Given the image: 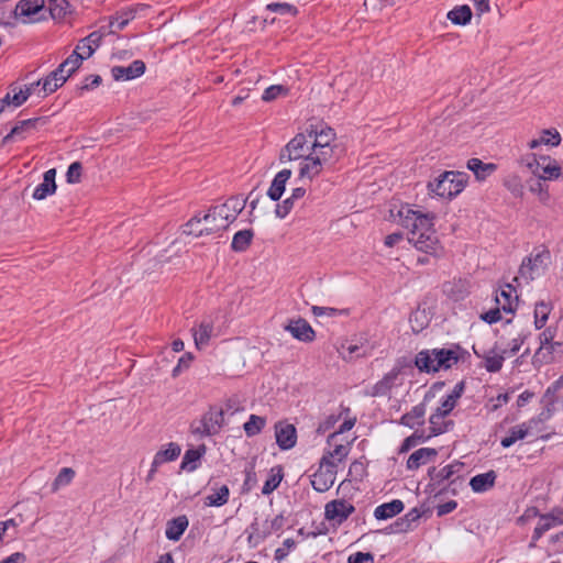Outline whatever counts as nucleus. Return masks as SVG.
Here are the masks:
<instances>
[{
  "mask_svg": "<svg viewBox=\"0 0 563 563\" xmlns=\"http://www.w3.org/2000/svg\"><path fill=\"white\" fill-rule=\"evenodd\" d=\"M395 220L409 230L408 241L415 247L427 254L438 255L441 250L435 230L433 229L434 216L422 213L412 209L409 205L401 206L397 213L391 212Z\"/></svg>",
  "mask_w": 563,
  "mask_h": 563,
  "instance_id": "1",
  "label": "nucleus"
},
{
  "mask_svg": "<svg viewBox=\"0 0 563 563\" xmlns=\"http://www.w3.org/2000/svg\"><path fill=\"white\" fill-rule=\"evenodd\" d=\"M312 145L313 157H310L309 164H306L300 173V180L312 181L321 174L324 167L332 166L338 159L336 146L333 144L335 133L331 128L311 130L307 133Z\"/></svg>",
  "mask_w": 563,
  "mask_h": 563,
  "instance_id": "2",
  "label": "nucleus"
},
{
  "mask_svg": "<svg viewBox=\"0 0 563 563\" xmlns=\"http://www.w3.org/2000/svg\"><path fill=\"white\" fill-rule=\"evenodd\" d=\"M246 200L240 197H232L224 203L214 206L203 214L207 234L225 230L245 208Z\"/></svg>",
  "mask_w": 563,
  "mask_h": 563,
  "instance_id": "3",
  "label": "nucleus"
},
{
  "mask_svg": "<svg viewBox=\"0 0 563 563\" xmlns=\"http://www.w3.org/2000/svg\"><path fill=\"white\" fill-rule=\"evenodd\" d=\"M460 347L422 350L415 357V365L420 372L435 373L450 369L460 361Z\"/></svg>",
  "mask_w": 563,
  "mask_h": 563,
  "instance_id": "4",
  "label": "nucleus"
},
{
  "mask_svg": "<svg viewBox=\"0 0 563 563\" xmlns=\"http://www.w3.org/2000/svg\"><path fill=\"white\" fill-rule=\"evenodd\" d=\"M312 145L310 137L307 133H298L295 135L280 151L279 161L286 163L290 161H299L300 167L298 178L300 179V173L309 164L310 157H313Z\"/></svg>",
  "mask_w": 563,
  "mask_h": 563,
  "instance_id": "5",
  "label": "nucleus"
},
{
  "mask_svg": "<svg viewBox=\"0 0 563 563\" xmlns=\"http://www.w3.org/2000/svg\"><path fill=\"white\" fill-rule=\"evenodd\" d=\"M467 183V175L462 172H444L434 181L428 184L429 190L441 198L457 196Z\"/></svg>",
  "mask_w": 563,
  "mask_h": 563,
  "instance_id": "6",
  "label": "nucleus"
},
{
  "mask_svg": "<svg viewBox=\"0 0 563 563\" xmlns=\"http://www.w3.org/2000/svg\"><path fill=\"white\" fill-rule=\"evenodd\" d=\"M550 261L551 254L548 250H534V252L522 262L519 268V275L515 277V280H523L526 284H529L545 272Z\"/></svg>",
  "mask_w": 563,
  "mask_h": 563,
  "instance_id": "7",
  "label": "nucleus"
},
{
  "mask_svg": "<svg viewBox=\"0 0 563 563\" xmlns=\"http://www.w3.org/2000/svg\"><path fill=\"white\" fill-rule=\"evenodd\" d=\"M224 424V411L211 407L199 420H195L191 426V433L199 438L214 435L220 432Z\"/></svg>",
  "mask_w": 563,
  "mask_h": 563,
  "instance_id": "8",
  "label": "nucleus"
},
{
  "mask_svg": "<svg viewBox=\"0 0 563 563\" xmlns=\"http://www.w3.org/2000/svg\"><path fill=\"white\" fill-rule=\"evenodd\" d=\"M522 164L538 178L543 180H554L561 175V167L549 156L537 158L534 154L522 158Z\"/></svg>",
  "mask_w": 563,
  "mask_h": 563,
  "instance_id": "9",
  "label": "nucleus"
},
{
  "mask_svg": "<svg viewBox=\"0 0 563 563\" xmlns=\"http://www.w3.org/2000/svg\"><path fill=\"white\" fill-rule=\"evenodd\" d=\"M336 463L329 461V456H322L318 471L312 475L311 485L320 493L329 490L336 478Z\"/></svg>",
  "mask_w": 563,
  "mask_h": 563,
  "instance_id": "10",
  "label": "nucleus"
},
{
  "mask_svg": "<svg viewBox=\"0 0 563 563\" xmlns=\"http://www.w3.org/2000/svg\"><path fill=\"white\" fill-rule=\"evenodd\" d=\"M401 366H394L388 373H386L380 380H378L373 387L371 395L373 397L388 396L391 390L402 385Z\"/></svg>",
  "mask_w": 563,
  "mask_h": 563,
  "instance_id": "11",
  "label": "nucleus"
},
{
  "mask_svg": "<svg viewBox=\"0 0 563 563\" xmlns=\"http://www.w3.org/2000/svg\"><path fill=\"white\" fill-rule=\"evenodd\" d=\"M354 506L349 501L344 499H336L325 505L324 516L329 521L341 525L354 512Z\"/></svg>",
  "mask_w": 563,
  "mask_h": 563,
  "instance_id": "12",
  "label": "nucleus"
},
{
  "mask_svg": "<svg viewBox=\"0 0 563 563\" xmlns=\"http://www.w3.org/2000/svg\"><path fill=\"white\" fill-rule=\"evenodd\" d=\"M474 354L484 360V367L489 373H497L501 369L507 350L497 352L496 346L490 350H479L477 344L473 345Z\"/></svg>",
  "mask_w": 563,
  "mask_h": 563,
  "instance_id": "13",
  "label": "nucleus"
},
{
  "mask_svg": "<svg viewBox=\"0 0 563 563\" xmlns=\"http://www.w3.org/2000/svg\"><path fill=\"white\" fill-rule=\"evenodd\" d=\"M145 63L141 59H135L128 66H113L111 68V75L117 81H125L142 76L145 73Z\"/></svg>",
  "mask_w": 563,
  "mask_h": 563,
  "instance_id": "14",
  "label": "nucleus"
},
{
  "mask_svg": "<svg viewBox=\"0 0 563 563\" xmlns=\"http://www.w3.org/2000/svg\"><path fill=\"white\" fill-rule=\"evenodd\" d=\"M285 526V518L283 515L275 516L272 520H266L262 529L252 527L253 532L250 534L249 540H255V543L262 542L271 534L280 531Z\"/></svg>",
  "mask_w": 563,
  "mask_h": 563,
  "instance_id": "15",
  "label": "nucleus"
},
{
  "mask_svg": "<svg viewBox=\"0 0 563 563\" xmlns=\"http://www.w3.org/2000/svg\"><path fill=\"white\" fill-rule=\"evenodd\" d=\"M295 339L302 342H312L316 333L311 325L302 318L290 320L288 324L284 327Z\"/></svg>",
  "mask_w": 563,
  "mask_h": 563,
  "instance_id": "16",
  "label": "nucleus"
},
{
  "mask_svg": "<svg viewBox=\"0 0 563 563\" xmlns=\"http://www.w3.org/2000/svg\"><path fill=\"white\" fill-rule=\"evenodd\" d=\"M276 442L282 450H289L297 441L296 429L289 423H278L275 427Z\"/></svg>",
  "mask_w": 563,
  "mask_h": 563,
  "instance_id": "17",
  "label": "nucleus"
},
{
  "mask_svg": "<svg viewBox=\"0 0 563 563\" xmlns=\"http://www.w3.org/2000/svg\"><path fill=\"white\" fill-rule=\"evenodd\" d=\"M213 321L211 318H205L198 324V328H194L192 335L197 349L201 350L209 344L211 336L213 335Z\"/></svg>",
  "mask_w": 563,
  "mask_h": 563,
  "instance_id": "18",
  "label": "nucleus"
},
{
  "mask_svg": "<svg viewBox=\"0 0 563 563\" xmlns=\"http://www.w3.org/2000/svg\"><path fill=\"white\" fill-rule=\"evenodd\" d=\"M56 170L51 168L44 173L43 181L37 185L32 194L35 200H43L56 191Z\"/></svg>",
  "mask_w": 563,
  "mask_h": 563,
  "instance_id": "19",
  "label": "nucleus"
},
{
  "mask_svg": "<svg viewBox=\"0 0 563 563\" xmlns=\"http://www.w3.org/2000/svg\"><path fill=\"white\" fill-rule=\"evenodd\" d=\"M290 177H291V170L288 168L282 169L280 172H278L275 175V177L267 190V196L273 201H278L282 198V196L286 189V184Z\"/></svg>",
  "mask_w": 563,
  "mask_h": 563,
  "instance_id": "20",
  "label": "nucleus"
},
{
  "mask_svg": "<svg viewBox=\"0 0 563 563\" xmlns=\"http://www.w3.org/2000/svg\"><path fill=\"white\" fill-rule=\"evenodd\" d=\"M306 195V188L300 186L292 189L290 197L278 203L275 209L276 217L284 219L295 208L296 203Z\"/></svg>",
  "mask_w": 563,
  "mask_h": 563,
  "instance_id": "21",
  "label": "nucleus"
},
{
  "mask_svg": "<svg viewBox=\"0 0 563 563\" xmlns=\"http://www.w3.org/2000/svg\"><path fill=\"white\" fill-rule=\"evenodd\" d=\"M43 122L41 118H33L19 121L10 131V133L4 136L3 142H10L12 140H22L25 137V134L32 130H35L38 123Z\"/></svg>",
  "mask_w": 563,
  "mask_h": 563,
  "instance_id": "22",
  "label": "nucleus"
},
{
  "mask_svg": "<svg viewBox=\"0 0 563 563\" xmlns=\"http://www.w3.org/2000/svg\"><path fill=\"white\" fill-rule=\"evenodd\" d=\"M465 384L464 382L457 383L454 388L451 390L449 395H446L440 406L435 409L441 412L443 416H449L452 410L455 408L457 400L461 398L464 393Z\"/></svg>",
  "mask_w": 563,
  "mask_h": 563,
  "instance_id": "23",
  "label": "nucleus"
},
{
  "mask_svg": "<svg viewBox=\"0 0 563 563\" xmlns=\"http://www.w3.org/2000/svg\"><path fill=\"white\" fill-rule=\"evenodd\" d=\"M438 452L435 449L431 448H421L413 453L407 460V468L408 470H418L420 466L427 464L432 459L437 456Z\"/></svg>",
  "mask_w": 563,
  "mask_h": 563,
  "instance_id": "24",
  "label": "nucleus"
},
{
  "mask_svg": "<svg viewBox=\"0 0 563 563\" xmlns=\"http://www.w3.org/2000/svg\"><path fill=\"white\" fill-rule=\"evenodd\" d=\"M189 521L186 516H178L169 520L166 525L165 536L170 541H178L186 529L188 528Z\"/></svg>",
  "mask_w": 563,
  "mask_h": 563,
  "instance_id": "25",
  "label": "nucleus"
},
{
  "mask_svg": "<svg viewBox=\"0 0 563 563\" xmlns=\"http://www.w3.org/2000/svg\"><path fill=\"white\" fill-rule=\"evenodd\" d=\"M404 503L399 499H394L389 503L377 506L374 510V517L377 520L390 519L404 510Z\"/></svg>",
  "mask_w": 563,
  "mask_h": 563,
  "instance_id": "26",
  "label": "nucleus"
},
{
  "mask_svg": "<svg viewBox=\"0 0 563 563\" xmlns=\"http://www.w3.org/2000/svg\"><path fill=\"white\" fill-rule=\"evenodd\" d=\"M44 0H20L13 11L15 18H30L44 8Z\"/></svg>",
  "mask_w": 563,
  "mask_h": 563,
  "instance_id": "27",
  "label": "nucleus"
},
{
  "mask_svg": "<svg viewBox=\"0 0 563 563\" xmlns=\"http://www.w3.org/2000/svg\"><path fill=\"white\" fill-rule=\"evenodd\" d=\"M496 477L494 471L477 474L471 478L470 486L475 493H484L495 485Z\"/></svg>",
  "mask_w": 563,
  "mask_h": 563,
  "instance_id": "28",
  "label": "nucleus"
},
{
  "mask_svg": "<svg viewBox=\"0 0 563 563\" xmlns=\"http://www.w3.org/2000/svg\"><path fill=\"white\" fill-rule=\"evenodd\" d=\"M467 168L478 180H485L496 170L497 166L493 163H484L479 158H471L467 161Z\"/></svg>",
  "mask_w": 563,
  "mask_h": 563,
  "instance_id": "29",
  "label": "nucleus"
},
{
  "mask_svg": "<svg viewBox=\"0 0 563 563\" xmlns=\"http://www.w3.org/2000/svg\"><path fill=\"white\" fill-rule=\"evenodd\" d=\"M531 431L532 429L529 423L527 421L522 422L512 427L509 430V434L501 440L500 444L503 448H510L518 440L525 439Z\"/></svg>",
  "mask_w": 563,
  "mask_h": 563,
  "instance_id": "30",
  "label": "nucleus"
},
{
  "mask_svg": "<svg viewBox=\"0 0 563 563\" xmlns=\"http://www.w3.org/2000/svg\"><path fill=\"white\" fill-rule=\"evenodd\" d=\"M561 143V135L556 129H548L541 132L540 137L533 139L529 142L531 150L537 148L540 145L558 146Z\"/></svg>",
  "mask_w": 563,
  "mask_h": 563,
  "instance_id": "31",
  "label": "nucleus"
},
{
  "mask_svg": "<svg viewBox=\"0 0 563 563\" xmlns=\"http://www.w3.org/2000/svg\"><path fill=\"white\" fill-rule=\"evenodd\" d=\"M181 449L177 443L170 442L166 449L159 450L154 459V466H161L164 463L175 461L180 455Z\"/></svg>",
  "mask_w": 563,
  "mask_h": 563,
  "instance_id": "32",
  "label": "nucleus"
},
{
  "mask_svg": "<svg viewBox=\"0 0 563 563\" xmlns=\"http://www.w3.org/2000/svg\"><path fill=\"white\" fill-rule=\"evenodd\" d=\"M445 417L437 410L430 416V434L427 438L444 433L453 426V422L445 420Z\"/></svg>",
  "mask_w": 563,
  "mask_h": 563,
  "instance_id": "33",
  "label": "nucleus"
},
{
  "mask_svg": "<svg viewBox=\"0 0 563 563\" xmlns=\"http://www.w3.org/2000/svg\"><path fill=\"white\" fill-rule=\"evenodd\" d=\"M426 415V405L419 404L415 406L409 412L405 413L400 423L409 428H415L423 423V417Z\"/></svg>",
  "mask_w": 563,
  "mask_h": 563,
  "instance_id": "34",
  "label": "nucleus"
},
{
  "mask_svg": "<svg viewBox=\"0 0 563 563\" xmlns=\"http://www.w3.org/2000/svg\"><path fill=\"white\" fill-rule=\"evenodd\" d=\"M446 18L456 25H466L472 19V10L468 5H457L448 12Z\"/></svg>",
  "mask_w": 563,
  "mask_h": 563,
  "instance_id": "35",
  "label": "nucleus"
},
{
  "mask_svg": "<svg viewBox=\"0 0 563 563\" xmlns=\"http://www.w3.org/2000/svg\"><path fill=\"white\" fill-rule=\"evenodd\" d=\"M135 16L133 9H126L120 12H117L114 16L110 20V33H115L117 31L123 30L131 20Z\"/></svg>",
  "mask_w": 563,
  "mask_h": 563,
  "instance_id": "36",
  "label": "nucleus"
},
{
  "mask_svg": "<svg viewBox=\"0 0 563 563\" xmlns=\"http://www.w3.org/2000/svg\"><path fill=\"white\" fill-rule=\"evenodd\" d=\"M230 490L227 485H222L206 496L205 504L210 507H221L229 500Z\"/></svg>",
  "mask_w": 563,
  "mask_h": 563,
  "instance_id": "37",
  "label": "nucleus"
},
{
  "mask_svg": "<svg viewBox=\"0 0 563 563\" xmlns=\"http://www.w3.org/2000/svg\"><path fill=\"white\" fill-rule=\"evenodd\" d=\"M555 527H558V523L551 512L540 515L539 521L533 530L532 539L534 541L539 540L547 531Z\"/></svg>",
  "mask_w": 563,
  "mask_h": 563,
  "instance_id": "38",
  "label": "nucleus"
},
{
  "mask_svg": "<svg viewBox=\"0 0 563 563\" xmlns=\"http://www.w3.org/2000/svg\"><path fill=\"white\" fill-rule=\"evenodd\" d=\"M254 233L252 230H241L232 239L231 247L235 252H244L251 244Z\"/></svg>",
  "mask_w": 563,
  "mask_h": 563,
  "instance_id": "39",
  "label": "nucleus"
},
{
  "mask_svg": "<svg viewBox=\"0 0 563 563\" xmlns=\"http://www.w3.org/2000/svg\"><path fill=\"white\" fill-rule=\"evenodd\" d=\"M69 78L68 75L66 77L58 76V73L53 70L45 79L42 81V88L44 91V96L56 91L59 87H62L66 80Z\"/></svg>",
  "mask_w": 563,
  "mask_h": 563,
  "instance_id": "40",
  "label": "nucleus"
},
{
  "mask_svg": "<svg viewBox=\"0 0 563 563\" xmlns=\"http://www.w3.org/2000/svg\"><path fill=\"white\" fill-rule=\"evenodd\" d=\"M515 289L511 285H506L496 296V301L505 312H514V294Z\"/></svg>",
  "mask_w": 563,
  "mask_h": 563,
  "instance_id": "41",
  "label": "nucleus"
},
{
  "mask_svg": "<svg viewBox=\"0 0 563 563\" xmlns=\"http://www.w3.org/2000/svg\"><path fill=\"white\" fill-rule=\"evenodd\" d=\"M206 453V446L200 445L197 449H190L185 452L181 462V468H188L189 471L196 470L197 465L194 463L200 460V457Z\"/></svg>",
  "mask_w": 563,
  "mask_h": 563,
  "instance_id": "42",
  "label": "nucleus"
},
{
  "mask_svg": "<svg viewBox=\"0 0 563 563\" xmlns=\"http://www.w3.org/2000/svg\"><path fill=\"white\" fill-rule=\"evenodd\" d=\"M552 307L549 302L539 301L534 308V325L537 329H542L549 318Z\"/></svg>",
  "mask_w": 563,
  "mask_h": 563,
  "instance_id": "43",
  "label": "nucleus"
},
{
  "mask_svg": "<svg viewBox=\"0 0 563 563\" xmlns=\"http://www.w3.org/2000/svg\"><path fill=\"white\" fill-rule=\"evenodd\" d=\"M283 479V471L282 467H273L271 470L269 476L264 483V486L262 488L263 495H269L272 494L280 484Z\"/></svg>",
  "mask_w": 563,
  "mask_h": 563,
  "instance_id": "44",
  "label": "nucleus"
},
{
  "mask_svg": "<svg viewBox=\"0 0 563 563\" xmlns=\"http://www.w3.org/2000/svg\"><path fill=\"white\" fill-rule=\"evenodd\" d=\"M75 477V471L70 467H64L59 471L58 475L52 484V492H57L59 488L65 487L71 483Z\"/></svg>",
  "mask_w": 563,
  "mask_h": 563,
  "instance_id": "45",
  "label": "nucleus"
},
{
  "mask_svg": "<svg viewBox=\"0 0 563 563\" xmlns=\"http://www.w3.org/2000/svg\"><path fill=\"white\" fill-rule=\"evenodd\" d=\"M265 423V418L256 415H251L250 419L244 423L243 428L247 437H254L262 431Z\"/></svg>",
  "mask_w": 563,
  "mask_h": 563,
  "instance_id": "46",
  "label": "nucleus"
},
{
  "mask_svg": "<svg viewBox=\"0 0 563 563\" xmlns=\"http://www.w3.org/2000/svg\"><path fill=\"white\" fill-rule=\"evenodd\" d=\"M184 232L186 234H191L195 236H201L207 234L206 224L203 223L202 217H194L191 218L184 228Z\"/></svg>",
  "mask_w": 563,
  "mask_h": 563,
  "instance_id": "47",
  "label": "nucleus"
},
{
  "mask_svg": "<svg viewBox=\"0 0 563 563\" xmlns=\"http://www.w3.org/2000/svg\"><path fill=\"white\" fill-rule=\"evenodd\" d=\"M542 180L543 179L534 176L533 178H530L527 184L529 190L537 194L542 202H545L549 199V192Z\"/></svg>",
  "mask_w": 563,
  "mask_h": 563,
  "instance_id": "48",
  "label": "nucleus"
},
{
  "mask_svg": "<svg viewBox=\"0 0 563 563\" xmlns=\"http://www.w3.org/2000/svg\"><path fill=\"white\" fill-rule=\"evenodd\" d=\"M558 345L551 344L548 346H539L533 355V363L549 364L553 360V353Z\"/></svg>",
  "mask_w": 563,
  "mask_h": 563,
  "instance_id": "49",
  "label": "nucleus"
},
{
  "mask_svg": "<svg viewBox=\"0 0 563 563\" xmlns=\"http://www.w3.org/2000/svg\"><path fill=\"white\" fill-rule=\"evenodd\" d=\"M69 8V3L67 0H51L49 1V13L54 20L63 19L67 10Z\"/></svg>",
  "mask_w": 563,
  "mask_h": 563,
  "instance_id": "50",
  "label": "nucleus"
},
{
  "mask_svg": "<svg viewBox=\"0 0 563 563\" xmlns=\"http://www.w3.org/2000/svg\"><path fill=\"white\" fill-rule=\"evenodd\" d=\"M349 453V444H335L334 449L332 451L324 453L323 456H329V461H334L338 466L339 463L345 460Z\"/></svg>",
  "mask_w": 563,
  "mask_h": 563,
  "instance_id": "51",
  "label": "nucleus"
},
{
  "mask_svg": "<svg viewBox=\"0 0 563 563\" xmlns=\"http://www.w3.org/2000/svg\"><path fill=\"white\" fill-rule=\"evenodd\" d=\"M288 93V88L283 85H273L266 88L263 92L262 99L266 102L273 101L278 97L286 96Z\"/></svg>",
  "mask_w": 563,
  "mask_h": 563,
  "instance_id": "52",
  "label": "nucleus"
},
{
  "mask_svg": "<svg viewBox=\"0 0 563 563\" xmlns=\"http://www.w3.org/2000/svg\"><path fill=\"white\" fill-rule=\"evenodd\" d=\"M266 9L282 15H296L298 12L296 7L287 2H273L267 4Z\"/></svg>",
  "mask_w": 563,
  "mask_h": 563,
  "instance_id": "53",
  "label": "nucleus"
},
{
  "mask_svg": "<svg viewBox=\"0 0 563 563\" xmlns=\"http://www.w3.org/2000/svg\"><path fill=\"white\" fill-rule=\"evenodd\" d=\"M64 63L67 66V75L70 77L80 67L82 57L79 56L78 49H74Z\"/></svg>",
  "mask_w": 563,
  "mask_h": 563,
  "instance_id": "54",
  "label": "nucleus"
},
{
  "mask_svg": "<svg viewBox=\"0 0 563 563\" xmlns=\"http://www.w3.org/2000/svg\"><path fill=\"white\" fill-rule=\"evenodd\" d=\"M82 166L79 162H74L69 165L66 173V180L68 184H77L80 181Z\"/></svg>",
  "mask_w": 563,
  "mask_h": 563,
  "instance_id": "55",
  "label": "nucleus"
},
{
  "mask_svg": "<svg viewBox=\"0 0 563 563\" xmlns=\"http://www.w3.org/2000/svg\"><path fill=\"white\" fill-rule=\"evenodd\" d=\"M457 470H459V465H454V464L445 465L444 467L439 470L432 478H433V481H435L438 483L448 481L455 474V472Z\"/></svg>",
  "mask_w": 563,
  "mask_h": 563,
  "instance_id": "56",
  "label": "nucleus"
},
{
  "mask_svg": "<svg viewBox=\"0 0 563 563\" xmlns=\"http://www.w3.org/2000/svg\"><path fill=\"white\" fill-rule=\"evenodd\" d=\"M349 354L351 356L355 355L357 357H366L368 355H371L372 351H373V346H369V345H364V344H350L347 347H346Z\"/></svg>",
  "mask_w": 563,
  "mask_h": 563,
  "instance_id": "57",
  "label": "nucleus"
},
{
  "mask_svg": "<svg viewBox=\"0 0 563 563\" xmlns=\"http://www.w3.org/2000/svg\"><path fill=\"white\" fill-rule=\"evenodd\" d=\"M555 333H556V330L555 329H552V328H547L540 335H539V341H540V346H548V345H551V344H554V345H558V346H561V343L560 342H553V339L555 336Z\"/></svg>",
  "mask_w": 563,
  "mask_h": 563,
  "instance_id": "58",
  "label": "nucleus"
},
{
  "mask_svg": "<svg viewBox=\"0 0 563 563\" xmlns=\"http://www.w3.org/2000/svg\"><path fill=\"white\" fill-rule=\"evenodd\" d=\"M552 416V409L550 407H547L543 409L537 417L531 418L527 422L531 427L532 430L537 429L539 423H543L548 421Z\"/></svg>",
  "mask_w": 563,
  "mask_h": 563,
  "instance_id": "59",
  "label": "nucleus"
},
{
  "mask_svg": "<svg viewBox=\"0 0 563 563\" xmlns=\"http://www.w3.org/2000/svg\"><path fill=\"white\" fill-rule=\"evenodd\" d=\"M295 544H296V542L290 538L284 540V542H283L284 548H278L275 551V560H277V561L284 560L287 556L288 551L290 549H292L295 547Z\"/></svg>",
  "mask_w": 563,
  "mask_h": 563,
  "instance_id": "60",
  "label": "nucleus"
},
{
  "mask_svg": "<svg viewBox=\"0 0 563 563\" xmlns=\"http://www.w3.org/2000/svg\"><path fill=\"white\" fill-rule=\"evenodd\" d=\"M349 563H373L374 556L371 553L356 552L347 559Z\"/></svg>",
  "mask_w": 563,
  "mask_h": 563,
  "instance_id": "61",
  "label": "nucleus"
},
{
  "mask_svg": "<svg viewBox=\"0 0 563 563\" xmlns=\"http://www.w3.org/2000/svg\"><path fill=\"white\" fill-rule=\"evenodd\" d=\"M192 361V356L190 353L184 354L179 360L177 365L173 369V376L176 377L180 374L183 368L189 367L190 363Z\"/></svg>",
  "mask_w": 563,
  "mask_h": 563,
  "instance_id": "62",
  "label": "nucleus"
},
{
  "mask_svg": "<svg viewBox=\"0 0 563 563\" xmlns=\"http://www.w3.org/2000/svg\"><path fill=\"white\" fill-rule=\"evenodd\" d=\"M102 79L99 75H90L85 78V81L80 86V90H91L101 84Z\"/></svg>",
  "mask_w": 563,
  "mask_h": 563,
  "instance_id": "63",
  "label": "nucleus"
},
{
  "mask_svg": "<svg viewBox=\"0 0 563 563\" xmlns=\"http://www.w3.org/2000/svg\"><path fill=\"white\" fill-rule=\"evenodd\" d=\"M75 49H78L79 56L82 57V60L89 58L95 53V47L87 44L84 40L79 42Z\"/></svg>",
  "mask_w": 563,
  "mask_h": 563,
  "instance_id": "64",
  "label": "nucleus"
}]
</instances>
